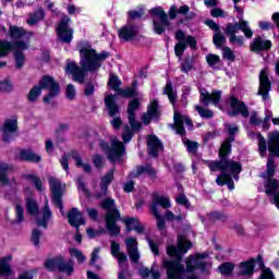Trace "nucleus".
<instances>
[{
	"label": "nucleus",
	"mask_w": 279,
	"mask_h": 279,
	"mask_svg": "<svg viewBox=\"0 0 279 279\" xmlns=\"http://www.w3.org/2000/svg\"><path fill=\"white\" fill-rule=\"evenodd\" d=\"M228 169H230L231 173H241L243 171V165L241 161H234L227 159L219 167H214L209 171L216 173V171H221V173H228Z\"/></svg>",
	"instance_id": "obj_27"
},
{
	"label": "nucleus",
	"mask_w": 279,
	"mask_h": 279,
	"mask_svg": "<svg viewBox=\"0 0 279 279\" xmlns=\"http://www.w3.org/2000/svg\"><path fill=\"white\" fill-rule=\"evenodd\" d=\"M44 90H49V93L43 97L44 104L49 105L53 97H58V95H60V83H58L53 76H49L48 87L44 88Z\"/></svg>",
	"instance_id": "obj_30"
},
{
	"label": "nucleus",
	"mask_w": 279,
	"mask_h": 279,
	"mask_svg": "<svg viewBox=\"0 0 279 279\" xmlns=\"http://www.w3.org/2000/svg\"><path fill=\"white\" fill-rule=\"evenodd\" d=\"M195 69V57L193 56H186L180 63V71L181 73H185V75H189L191 71Z\"/></svg>",
	"instance_id": "obj_38"
},
{
	"label": "nucleus",
	"mask_w": 279,
	"mask_h": 279,
	"mask_svg": "<svg viewBox=\"0 0 279 279\" xmlns=\"http://www.w3.org/2000/svg\"><path fill=\"white\" fill-rule=\"evenodd\" d=\"M154 217H156L157 221V230H165L167 228V221L165 220V217L160 215V211L156 210L153 211Z\"/></svg>",
	"instance_id": "obj_57"
},
{
	"label": "nucleus",
	"mask_w": 279,
	"mask_h": 279,
	"mask_svg": "<svg viewBox=\"0 0 279 279\" xmlns=\"http://www.w3.org/2000/svg\"><path fill=\"white\" fill-rule=\"evenodd\" d=\"M70 156L73 160H75L76 167L78 169H83L85 173H93V167L90 166V163H84L77 150H71Z\"/></svg>",
	"instance_id": "obj_37"
},
{
	"label": "nucleus",
	"mask_w": 279,
	"mask_h": 279,
	"mask_svg": "<svg viewBox=\"0 0 279 279\" xmlns=\"http://www.w3.org/2000/svg\"><path fill=\"white\" fill-rule=\"evenodd\" d=\"M147 153L151 158H158L160 156V151L165 150V145L162 141L158 138L156 135L150 134L146 140Z\"/></svg>",
	"instance_id": "obj_21"
},
{
	"label": "nucleus",
	"mask_w": 279,
	"mask_h": 279,
	"mask_svg": "<svg viewBox=\"0 0 279 279\" xmlns=\"http://www.w3.org/2000/svg\"><path fill=\"white\" fill-rule=\"evenodd\" d=\"M153 119H155V121H158V119H160V105L158 102V99H154L147 106V112L142 116V122L144 125H149Z\"/></svg>",
	"instance_id": "obj_23"
},
{
	"label": "nucleus",
	"mask_w": 279,
	"mask_h": 279,
	"mask_svg": "<svg viewBox=\"0 0 279 279\" xmlns=\"http://www.w3.org/2000/svg\"><path fill=\"white\" fill-rule=\"evenodd\" d=\"M105 107L108 110L109 117L113 118L110 121L113 130H121V125H123V119H121V117H118V114H121V107L119 106V104H117V95L110 94L105 97Z\"/></svg>",
	"instance_id": "obj_7"
},
{
	"label": "nucleus",
	"mask_w": 279,
	"mask_h": 279,
	"mask_svg": "<svg viewBox=\"0 0 279 279\" xmlns=\"http://www.w3.org/2000/svg\"><path fill=\"white\" fill-rule=\"evenodd\" d=\"M209 221H213L215 223L216 221H228V216L223 211H211L208 214Z\"/></svg>",
	"instance_id": "obj_46"
},
{
	"label": "nucleus",
	"mask_w": 279,
	"mask_h": 279,
	"mask_svg": "<svg viewBox=\"0 0 279 279\" xmlns=\"http://www.w3.org/2000/svg\"><path fill=\"white\" fill-rule=\"evenodd\" d=\"M236 265L232 262H225L218 266V274H221V276L230 277L232 274H234V268Z\"/></svg>",
	"instance_id": "obj_43"
},
{
	"label": "nucleus",
	"mask_w": 279,
	"mask_h": 279,
	"mask_svg": "<svg viewBox=\"0 0 279 279\" xmlns=\"http://www.w3.org/2000/svg\"><path fill=\"white\" fill-rule=\"evenodd\" d=\"M195 110H196V112H198V114H199V117H202V119H213V117H215V112H213V110L206 109L202 106H196Z\"/></svg>",
	"instance_id": "obj_52"
},
{
	"label": "nucleus",
	"mask_w": 279,
	"mask_h": 279,
	"mask_svg": "<svg viewBox=\"0 0 279 279\" xmlns=\"http://www.w3.org/2000/svg\"><path fill=\"white\" fill-rule=\"evenodd\" d=\"M229 104L231 111H228V114L230 117H244V119H247L250 117V109L247 108V105H245L244 101L239 100L236 96H230Z\"/></svg>",
	"instance_id": "obj_19"
},
{
	"label": "nucleus",
	"mask_w": 279,
	"mask_h": 279,
	"mask_svg": "<svg viewBox=\"0 0 279 279\" xmlns=\"http://www.w3.org/2000/svg\"><path fill=\"white\" fill-rule=\"evenodd\" d=\"M216 184L218 186H228L229 191H234V180L232 174L228 172H221L219 177L216 178Z\"/></svg>",
	"instance_id": "obj_36"
},
{
	"label": "nucleus",
	"mask_w": 279,
	"mask_h": 279,
	"mask_svg": "<svg viewBox=\"0 0 279 279\" xmlns=\"http://www.w3.org/2000/svg\"><path fill=\"white\" fill-rule=\"evenodd\" d=\"M97 260H99V247L94 248V251L92 252L89 266L94 267L96 271H100L101 265L96 264Z\"/></svg>",
	"instance_id": "obj_47"
},
{
	"label": "nucleus",
	"mask_w": 279,
	"mask_h": 279,
	"mask_svg": "<svg viewBox=\"0 0 279 279\" xmlns=\"http://www.w3.org/2000/svg\"><path fill=\"white\" fill-rule=\"evenodd\" d=\"M70 254L71 256H75L78 265H82L84 260H86V256L84 255V253H82V251L77 248H70Z\"/></svg>",
	"instance_id": "obj_60"
},
{
	"label": "nucleus",
	"mask_w": 279,
	"mask_h": 279,
	"mask_svg": "<svg viewBox=\"0 0 279 279\" xmlns=\"http://www.w3.org/2000/svg\"><path fill=\"white\" fill-rule=\"evenodd\" d=\"M99 147L106 154L107 160L111 162V165H123V156H125V144L123 142L114 138L111 143V146L108 142L101 140L99 142Z\"/></svg>",
	"instance_id": "obj_4"
},
{
	"label": "nucleus",
	"mask_w": 279,
	"mask_h": 279,
	"mask_svg": "<svg viewBox=\"0 0 279 279\" xmlns=\"http://www.w3.org/2000/svg\"><path fill=\"white\" fill-rule=\"evenodd\" d=\"M256 263L259 269H265V260L263 259L262 255H258L256 258L252 257L248 260L241 262L238 265V276L240 278H243V276H248V278L254 276Z\"/></svg>",
	"instance_id": "obj_11"
},
{
	"label": "nucleus",
	"mask_w": 279,
	"mask_h": 279,
	"mask_svg": "<svg viewBox=\"0 0 279 279\" xmlns=\"http://www.w3.org/2000/svg\"><path fill=\"white\" fill-rule=\"evenodd\" d=\"M121 219V211L119 209H111L106 214L105 226L109 236H119L121 234V227L117 221Z\"/></svg>",
	"instance_id": "obj_13"
},
{
	"label": "nucleus",
	"mask_w": 279,
	"mask_h": 279,
	"mask_svg": "<svg viewBox=\"0 0 279 279\" xmlns=\"http://www.w3.org/2000/svg\"><path fill=\"white\" fill-rule=\"evenodd\" d=\"M122 223L125 226L126 233L134 230L137 234H145V226L141 223V219H138V217H125L122 219Z\"/></svg>",
	"instance_id": "obj_29"
},
{
	"label": "nucleus",
	"mask_w": 279,
	"mask_h": 279,
	"mask_svg": "<svg viewBox=\"0 0 279 279\" xmlns=\"http://www.w3.org/2000/svg\"><path fill=\"white\" fill-rule=\"evenodd\" d=\"M145 15V10L140 9L138 11L136 10H131L128 12V23H132V21H138L143 19Z\"/></svg>",
	"instance_id": "obj_51"
},
{
	"label": "nucleus",
	"mask_w": 279,
	"mask_h": 279,
	"mask_svg": "<svg viewBox=\"0 0 279 279\" xmlns=\"http://www.w3.org/2000/svg\"><path fill=\"white\" fill-rule=\"evenodd\" d=\"M125 243H126V252L138 250V241H136L135 238L126 239Z\"/></svg>",
	"instance_id": "obj_63"
},
{
	"label": "nucleus",
	"mask_w": 279,
	"mask_h": 279,
	"mask_svg": "<svg viewBox=\"0 0 279 279\" xmlns=\"http://www.w3.org/2000/svg\"><path fill=\"white\" fill-rule=\"evenodd\" d=\"M239 29L243 32L245 38H252L254 36V31L247 26V21L240 20L239 21Z\"/></svg>",
	"instance_id": "obj_48"
},
{
	"label": "nucleus",
	"mask_w": 279,
	"mask_h": 279,
	"mask_svg": "<svg viewBox=\"0 0 279 279\" xmlns=\"http://www.w3.org/2000/svg\"><path fill=\"white\" fill-rule=\"evenodd\" d=\"M70 23L71 17H69V15H63L56 28L60 43H64L65 45H71L73 41V28L70 26Z\"/></svg>",
	"instance_id": "obj_12"
},
{
	"label": "nucleus",
	"mask_w": 279,
	"mask_h": 279,
	"mask_svg": "<svg viewBox=\"0 0 279 279\" xmlns=\"http://www.w3.org/2000/svg\"><path fill=\"white\" fill-rule=\"evenodd\" d=\"M141 108V99L134 97L131 99L126 107L128 121L138 122L136 120V110Z\"/></svg>",
	"instance_id": "obj_34"
},
{
	"label": "nucleus",
	"mask_w": 279,
	"mask_h": 279,
	"mask_svg": "<svg viewBox=\"0 0 279 279\" xmlns=\"http://www.w3.org/2000/svg\"><path fill=\"white\" fill-rule=\"evenodd\" d=\"M49 186L52 194L51 202L52 204L59 208V210H64V203L62 202V197L64 193L62 192V183L60 180L56 178L49 179Z\"/></svg>",
	"instance_id": "obj_15"
},
{
	"label": "nucleus",
	"mask_w": 279,
	"mask_h": 279,
	"mask_svg": "<svg viewBox=\"0 0 279 279\" xmlns=\"http://www.w3.org/2000/svg\"><path fill=\"white\" fill-rule=\"evenodd\" d=\"M257 147L258 154L260 158H265L267 156V149L270 156H275V158H279V131L275 130L268 133V141L265 140L263 134L257 133Z\"/></svg>",
	"instance_id": "obj_3"
},
{
	"label": "nucleus",
	"mask_w": 279,
	"mask_h": 279,
	"mask_svg": "<svg viewBox=\"0 0 279 279\" xmlns=\"http://www.w3.org/2000/svg\"><path fill=\"white\" fill-rule=\"evenodd\" d=\"M24 180H27V182H32L38 191V193H43V180H40V177L32 173H27L23 175Z\"/></svg>",
	"instance_id": "obj_44"
},
{
	"label": "nucleus",
	"mask_w": 279,
	"mask_h": 279,
	"mask_svg": "<svg viewBox=\"0 0 279 279\" xmlns=\"http://www.w3.org/2000/svg\"><path fill=\"white\" fill-rule=\"evenodd\" d=\"M213 43L217 49H221L223 47V44L226 43V35L221 33V31L216 32L213 37Z\"/></svg>",
	"instance_id": "obj_50"
},
{
	"label": "nucleus",
	"mask_w": 279,
	"mask_h": 279,
	"mask_svg": "<svg viewBox=\"0 0 279 279\" xmlns=\"http://www.w3.org/2000/svg\"><path fill=\"white\" fill-rule=\"evenodd\" d=\"M114 171H117L114 168H111L101 179V184H107L110 186L112 184V181L114 180Z\"/></svg>",
	"instance_id": "obj_58"
},
{
	"label": "nucleus",
	"mask_w": 279,
	"mask_h": 279,
	"mask_svg": "<svg viewBox=\"0 0 279 279\" xmlns=\"http://www.w3.org/2000/svg\"><path fill=\"white\" fill-rule=\"evenodd\" d=\"M68 222L76 230H80V226H86V220L83 218L82 211L76 207H73L68 211Z\"/></svg>",
	"instance_id": "obj_31"
},
{
	"label": "nucleus",
	"mask_w": 279,
	"mask_h": 279,
	"mask_svg": "<svg viewBox=\"0 0 279 279\" xmlns=\"http://www.w3.org/2000/svg\"><path fill=\"white\" fill-rule=\"evenodd\" d=\"M171 25V22L169 21V17H166V21L162 20H153V29L157 36H162L165 32H167V27Z\"/></svg>",
	"instance_id": "obj_39"
},
{
	"label": "nucleus",
	"mask_w": 279,
	"mask_h": 279,
	"mask_svg": "<svg viewBox=\"0 0 279 279\" xmlns=\"http://www.w3.org/2000/svg\"><path fill=\"white\" fill-rule=\"evenodd\" d=\"M26 210L29 215H38L40 207H38V203L34 199H28L26 203Z\"/></svg>",
	"instance_id": "obj_55"
},
{
	"label": "nucleus",
	"mask_w": 279,
	"mask_h": 279,
	"mask_svg": "<svg viewBox=\"0 0 279 279\" xmlns=\"http://www.w3.org/2000/svg\"><path fill=\"white\" fill-rule=\"evenodd\" d=\"M161 267L166 270L168 279H185L184 274L189 271L184 268V265H182V260L180 259L163 258Z\"/></svg>",
	"instance_id": "obj_9"
},
{
	"label": "nucleus",
	"mask_w": 279,
	"mask_h": 279,
	"mask_svg": "<svg viewBox=\"0 0 279 279\" xmlns=\"http://www.w3.org/2000/svg\"><path fill=\"white\" fill-rule=\"evenodd\" d=\"M206 62L208 66H210L211 69H215V66H217V64L221 62V58H219L218 54L209 53L206 56Z\"/></svg>",
	"instance_id": "obj_56"
},
{
	"label": "nucleus",
	"mask_w": 279,
	"mask_h": 279,
	"mask_svg": "<svg viewBox=\"0 0 279 279\" xmlns=\"http://www.w3.org/2000/svg\"><path fill=\"white\" fill-rule=\"evenodd\" d=\"M93 162L96 169H104V166L106 165V159L100 154H96L93 157Z\"/></svg>",
	"instance_id": "obj_61"
},
{
	"label": "nucleus",
	"mask_w": 279,
	"mask_h": 279,
	"mask_svg": "<svg viewBox=\"0 0 279 279\" xmlns=\"http://www.w3.org/2000/svg\"><path fill=\"white\" fill-rule=\"evenodd\" d=\"M12 255L4 256L0 258V274L2 278H10L14 271L12 270V266H10V260H12Z\"/></svg>",
	"instance_id": "obj_35"
},
{
	"label": "nucleus",
	"mask_w": 279,
	"mask_h": 279,
	"mask_svg": "<svg viewBox=\"0 0 279 279\" xmlns=\"http://www.w3.org/2000/svg\"><path fill=\"white\" fill-rule=\"evenodd\" d=\"M140 32L141 26L128 22L118 31V38L123 43H132V40L136 39V36H138Z\"/></svg>",
	"instance_id": "obj_17"
},
{
	"label": "nucleus",
	"mask_w": 279,
	"mask_h": 279,
	"mask_svg": "<svg viewBox=\"0 0 279 279\" xmlns=\"http://www.w3.org/2000/svg\"><path fill=\"white\" fill-rule=\"evenodd\" d=\"M77 50L80 52L81 68L75 63V61L68 62L65 73H70V75H72V80L74 82H78V84H84L86 73H97V71L104 66V62L112 56V53L108 51L97 53V50H95L93 45L87 40L80 41L77 44Z\"/></svg>",
	"instance_id": "obj_1"
},
{
	"label": "nucleus",
	"mask_w": 279,
	"mask_h": 279,
	"mask_svg": "<svg viewBox=\"0 0 279 279\" xmlns=\"http://www.w3.org/2000/svg\"><path fill=\"white\" fill-rule=\"evenodd\" d=\"M44 267L47 271L53 272L58 269L60 274H66L68 276H73L75 272L73 259H68V262H65L62 255L54 258H47L44 263Z\"/></svg>",
	"instance_id": "obj_5"
},
{
	"label": "nucleus",
	"mask_w": 279,
	"mask_h": 279,
	"mask_svg": "<svg viewBox=\"0 0 279 279\" xmlns=\"http://www.w3.org/2000/svg\"><path fill=\"white\" fill-rule=\"evenodd\" d=\"M121 84H123V82H121L119 80V76L117 74H111L109 76V81H108V87L111 90H114V93H117V95H119L120 97H134L135 92L132 88H121Z\"/></svg>",
	"instance_id": "obj_20"
},
{
	"label": "nucleus",
	"mask_w": 279,
	"mask_h": 279,
	"mask_svg": "<svg viewBox=\"0 0 279 279\" xmlns=\"http://www.w3.org/2000/svg\"><path fill=\"white\" fill-rule=\"evenodd\" d=\"M236 32H239V22L235 24L228 23L225 28L226 36H229V38H232L233 36H236Z\"/></svg>",
	"instance_id": "obj_54"
},
{
	"label": "nucleus",
	"mask_w": 279,
	"mask_h": 279,
	"mask_svg": "<svg viewBox=\"0 0 279 279\" xmlns=\"http://www.w3.org/2000/svg\"><path fill=\"white\" fill-rule=\"evenodd\" d=\"M175 40L178 43L174 45V54L182 60V56H184V51L189 49V47L193 50L197 49V39L192 35H187L182 29H178L174 34Z\"/></svg>",
	"instance_id": "obj_6"
},
{
	"label": "nucleus",
	"mask_w": 279,
	"mask_h": 279,
	"mask_svg": "<svg viewBox=\"0 0 279 279\" xmlns=\"http://www.w3.org/2000/svg\"><path fill=\"white\" fill-rule=\"evenodd\" d=\"M276 156L269 155L266 163V173L262 174V178H274L276 175Z\"/></svg>",
	"instance_id": "obj_42"
},
{
	"label": "nucleus",
	"mask_w": 279,
	"mask_h": 279,
	"mask_svg": "<svg viewBox=\"0 0 279 279\" xmlns=\"http://www.w3.org/2000/svg\"><path fill=\"white\" fill-rule=\"evenodd\" d=\"M20 160L22 162H33L34 165H38L43 161V157L27 148L20 150Z\"/></svg>",
	"instance_id": "obj_33"
},
{
	"label": "nucleus",
	"mask_w": 279,
	"mask_h": 279,
	"mask_svg": "<svg viewBox=\"0 0 279 279\" xmlns=\"http://www.w3.org/2000/svg\"><path fill=\"white\" fill-rule=\"evenodd\" d=\"M184 145H185L189 154H197V149H199V143L191 141V140H186Z\"/></svg>",
	"instance_id": "obj_59"
},
{
	"label": "nucleus",
	"mask_w": 279,
	"mask_h": 279,
	"mask_svg": "<svg viewBox=\"0 0 279 279\" xmlns=\"http://www.w3.org/2000/svg\"><path fill=\"white\" fill-rule=\"evenodd\" d=\"M221 95L222 92L219 89H214L211 94L204 89L201 90L199 101L203 104V106H208L210 104L214 106H219L221 102Z\"/></svg>",
	"instance_id": "obj_26"
},
{
	"label": "nucleus",
	"mask_w": 279,
	"mask_h": 279,
	"mask_svg": "<svg viewBox=\"0 0 279 279\" xmlns=\"http://www.w3.org/2000/svg\"><path fill=\"white\" fill-rule=\"evenodd\" d=\"M222 58H225V60H229L230 62H234L236 60V56L234 54V51L230 49V47L222 48Z\"/></svg>",
	"instance_id": "obj_62"
},
{
	"label": "nucleus",
	"mask_w": 279,
	"mask_h": 279,
	"mask_svg": "<svg viewBox=\"0 0 279 279\" xmlns=\"http://www.w3.org/2000/svg\"><path fill=\"white\" fill-rule=\"evenodd\" d=\"M145 173L151 180H156L158 178V172L149 163H146L145 166H136V171L130 172L129 178H141V175Z\"/></svg>",
	"instance_id": "obj_32"
},
{
	"label": "nucleus",
	"mask_w": 279,
	"mask_h": 279,
	"mask_svg": "<svg viewBox=\"0 0 279 279\" xmlns=\"http://www.w3.org/2000/svg\"><path fill=\"white\" fill-rule=\"evenodd\" d=\"M142 130H143V123L134 122V121L131 122V120H129V124L123 126V132H122L123 145L130 143V141L134 138V134L138 133Z\"/></svg>",
	"instance_id": "obj_25"
},
{
	"label": "nucleus",
	"mask_w": 279,
	"mask_h": 279,
	"mask_svg": "<svg viewBox=\"0 0 279 279\" xmlns=\"http://www.w3.org/2000/svg\"><path fill=\"white\" fill-rule=\"evenodd\" d=\"M232 138H226L218 150V157L219 160H214V161H207V167L208 169H214L215 167H221L222 162H226L229 160L228 158L230 157V154H232Z\"/></svg>",
	"instance_id": "obj_14"
},
{
	"label": "nucleus",
	"mask_w": 279,
	"mask_h": 279,
	"mask_svg": "<svg viewBox=\"0 0 279 279\" xmlns=\"http://www.w3.org/2000/svg\"><path fill=\"white\" fill-rule=\"evenodd\" d=\"M262 270L263 271L258 279H276V277H274V272L271 271V268H266L264 266V268H262Z\"/></svg>",
	"instance_id": "obj_64"
},
{
	"label": "nucleus",
	"mask_w": 279,
	"mask_h": 279,
	"mask_svg": "<svg viewBox=\"0 0 279 279\" xmlns=\"http://www.w3.org/2000/svg\"><path fill=\"white\" fill-rule=\"evenodd\" d=\"M158 206H161V208H171V201H169L168 197L165 196H157L153 199V204L150 205L151 213H155V210H158Z\"/></svg>",
	"instance_id": "obj_40"
},
{
	"label": "nucleus",
	"mask_w": 279,
	"mask_h": 279,
	"mask_svg": "<svg viewBox=\"0 0 279 279\" xmlns=\"http://www.w3.org/2000/svg\"><path fill=\"white\" fill-rule=\"evenodd\" d=\"M269 90H271V81L269 80V74H267V71L262 70L259 73V87L257 95H260L265 101L269 98Z\"/></svg>",
	"instance_id": "obj_28"
},
{
	"label": "nucleus",
	"mask_w": 279,
	"mask_h": 279,
	"mask_svg": "<svg viewBox=\"0 0 279 279\" xmlns=\"http://www.w3.org/2000/svg\"><path fill=\"white\" fill-rule=\"evenodd\" d=\"M206 258H208V253H195L194 255H190L185 259L186 271L193 274V271L198 269L202 274L206 272V269H208V262H204Z\"/></svg>",
	"instance_id": "obj_10"
},
{
	"label": "nucleus",
	"mask_w": 279,
	"mask_h": 279,
	"mask_svg": "<svg viewBox=\"0 0 279 279\" xmlns=\"http://www.w3.org/2000/svg\"><path fill=\"white\" fill-rule=\"evenodd\" d=\"M0 130L3 143H12L16 138L14 134L19 132V121L16 119H7Z\"/></svg>",
	"instance_id": "obj_18"
},
{
	"label": "nucleus",
	"mask_w": 279,
	"mask_h": 279,
	"mask_svg": "<svg viewBox=\"0 0 279 279\" xmlns=\"http://www.w3.org/2000/svg\"><path fill=\"white\" fill-rule=\"evenodd\" d=\"M193 247V243L190 240H186L184 235L178 236L177 246L169 244L166 246V254L169 258H174V260H182V255L186 254L189 250Z\"/></svg>",
	"instance_id": "obj_8"
},
{
	"label": "nucleus",
	"mask_w": 279,
	"mask_h": 279,
	"mask_svg": "<svg viewBox=\"0 0 279 279\" xmlns=\"http://www.w3.org/2000/svg\"><path fill=\"white\" fill-rule=\"evenodd\" d=\"M271 47H274L271 40L257 36L250 44V51H252V53H267V51L271 50Z\"/></svg>",
	"instance_id": "obj_24"
},
{
	"label": "nucleus",
	"mask_w": 279,
	"mask_h": 279,
	"mask_svg": "<svg viewBox=\"0 0 279 279\" xmlns=\"http://www.w3.org/2000/svg\"><path fill=\"white\" fill-rule=\"evenodd\" d=\"M45 19V10L40 8L39 10L35 11L31 17L27 20L28 25H36L39 21H43Z\"/></svg>",
	"instance_id": "obj_45"
},
{
	"label": "nucleus",
	"mask_w": 279,
	"mask_h": 279,
	"mask_svg": "<svg viewBox=\"0 0 279 279\" xmlns=\"http://www.w3.org/2000/svg\"><path fill=\"white\" fill-rule=\"evenodd\" d=\"M8 34L12 41L8 39H0V58H8L13 51V58L15 60V69L21 70L25 66V52L29 49V45L21 38H25L27 29L22 26L9 25ZM8 66V61H0V69Z\"/></svg>",
	"instance_id": "obj_2"
},
{
	"label": "nucleus",
	"mask_w": 279,
	"mask_h": 279,
	"mask_svg": "<svg viewBox=\"0 0 279 279\" xmlns=\"http://www.w3.org/2000/svg\"><path fill=\"white\" fill-rule=\"evenodd\" d=\"M163 95H167L170 104L175 106V102L178 101V93L173 90V82H171V80L167 81L166 86L163 87Z\"/></svg>",
	"instance_id": "obj_41"
},
{
	"label": "nucleus",
	"mask_w": 279,
	"mask_h": 279,
	"mask_svg": "<svg viewBox=\"0 0 279 279\" xmlns=\"http://www.w3.org/2000/svg\"><path fill=\"white\" fill-rule=\"evenodd\" d=\"M150 15L151 16H158L159 21H166V19H169V15H167V12H165V9L158 7L150 9Z\"/></svg>",
	"instance_id": "obj_53"
},
{
	"label": "nucleus",
	"mask_w": 279,
	"mask_h": 279,
	"mask_svg": "<svg viewBox=\"0 0 279 279\" xmlns=\"http://www.w3.org/2000/svg\"><path fill=\"white\" fill-rule=\"evenodd\" d=\"M8 166L7 163H0V184L8 186L10 179H8Z\"/></svg>",
	"instance_id": "obj_49"
},
{
	"label": "nucleus",
	"mask_w": 279,
	"mask_h": 279,
	"mask_svg": "<svg viewBox=\"0 0 279 279\" xmlns=\"http://www.w3.org/2000/svg\"><path fill=\"white\" fill-rule=\"evenodd\" d=\"M49 77L50 75H43L38 85H35L33 86V88H31V90L27 94V99L29 104H36V101H38V97L43 95V90L49 87L48 86Z\"/></svg>",
	"instance_id": "obj_22"
},
{
	"label": "nucleus",
	"mask_w": 279,
	"mask_h": 279,
	"mask_svg": "<svg viewBox=\"0 0 279 279\" xmlns=\"http://www.w3.org/2000/svg\"><path fill=\"white\" fill-rule=\"evenodd\" d=\"M264 181V189L266 195L272 196L271 204L276 206L279 210V181L274 177L263 178Z\"/></svg>",
	"instance_id": "obj_16"
}]
</instances>
